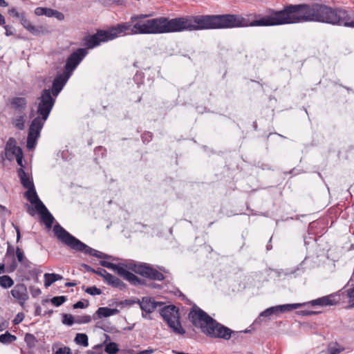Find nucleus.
I'll use <instances>...</instances> for the list:
<instances>
[{
  "label": "nucleus",
  "mask_w": 354,
  "mask_h": 354,
  "mask_svg": "<svg viewBox=\"0 0 354 354\" xmlns=\"http://www.w3.org/2000/svg\"><path fill=\"white\" fill-rule=\"evenodd\" d=\"M124 304L126 305H129V306H131V305H133L134 304H139L140 303V299H126L123 302Z\"/></svg>",
  "instance_id": "nucleus-45"
},
{
  "label": "nucleus",
  "mask_w": 354,
  "mask_h": 354,
  "mask_svg": "<svg viewBox=\"0 0 354 354\" xmlns=\"http://www.w3.org/2000/svg\"><path fill=\"white\" fill-rule=\"evenodd\" d=\"M46 16L48 17H55L59 21H62L64 19V15L62 12H59L56 10L46 8Z\"/></svg>",
  "instance_id": "nucleus-28"
},
{
  "label": "nucleus",
  "mask_w": 354,
  "mask_h": 354,
  "mask_svg": "<svg viewBox=\"0 0 354 354\" xmlns=\"http://www.w3.org/2000/svg\"><path fill=\"white\" fill-rule=\"evenodd\" d=\"M336 302L333 299L332 295H328L325 297H322L320 298H318L315 300H312L310 302L308 303H303L304 306L311 304L312 306H332L334 305ZM303 306V305L301 306Z\"/></svg>",
  "instance_id": "nucleus-19"
},
{
  "label": "nucleus",
  "mask_w": 354,
  "mask_h": 354,
  "mask_svg": "<svg viewBox=\"0 0 354 354\" xmlns=\"http://www.w3.org/2000/svg\"><path fill=\"white\" fill-rule=\"evenodd\" d=\"M85 292L91 295H100L102 293L101 290L96 286L88 287Z\"/></svg>",
  "instance_id": "nucleus-37"
},
{
  "label": "nucleus",
  "mask_w": 354,
  "mask_h": 354,
  "mask_svg": "<svg viewBox=\"0 0 354 354\" xmlns=\"http://www.w3.org/2000/svg\"><path fill=\"white\" fill-rule=\"evenodd\" d=\"M26 17V14L24 12H20L19 15L17 16L16 18L19 19L20 21V23H21V21Z\"/></svg>",
  "instance_id": "nucleus-53"
},
{
  "label": "nucleus",
  "mask_w": 354,
  "mask_h": 354,
  "mask_svg": "<svg viewBox=\"0 0 354 354\" xmlns=\"http://www.w3.org/2000/svg\"><path fill=\"white\" fill-rule=\"evenodd\" d=\"M0 209H2L3 211L8 212V209L5 207H3L2 205H0Z\"/></svg>",
  "instance_id": "nucleus-63"
},
{
  "label": "nucleus",
  "mask_w": 354,
  "mask_h": 354,
  "mask_svg": "<svg viewBox=\"0 0 354 354\" xmlns=\"http://www.w3.org/2000/svg\"><path fill=\"white\" fill-rule=\"evenodd\" d=\"M15 229L16 230V232H17V241L18 242L20 239H21V233H20V230H19V228L18 226L17 225H15L14 224H12Z\"/></svg>",
  "instance_id": "nucleus-51"
},
{
  "label": "nucleus",
  "mask_w": 354,
  "mask_h": 354,
  "mask_svg": "<svg viewBox=\"0 0 354 354\" xmlns=\"http://www.w3.org/2000/svg\"><path fill=\"white\" fill-rule=\"evenodd\" d=\"M25 196L31 204L35 205L36 210L39 209V207H37L39 205H44V203L39 199L36 192L35 188L27 190L25 193Z\"/></svg>",
  "instance_id": "nucleus-22"
},
{
  "label": "nucleus",
  "mask_w": 354,
  "mask_h": 354,
  "mask_svg": "<svg viewBox=\"0 0 354 354\" xmlns=\"http://www.w3.org/2000/svg\"><path fill=\"white\" fill-rule=\"evenodd\" d=\"M66 297H64V296H58V297H53L51 299L50 301L55 306H59L62 304H64L66 301Z\"/></svg>",
  "instance_id": "nucleus-36"
},
{
  "label": "nucleus",
  "mask_w": 354,
  "mask_h": 354,
  "mask_svg": "<svg viewBox=\"0 0 354 354\" xmlns=\"http://www.w3.org/2000/svg\"><path fill=\"white\" fill-rule=\"evenodd\" d=\"M24 341L27 344L29 348H33L36 346L37 340L34 335L30 333H26L25 335Z\"/></svg>",
  "instance_id": "nucleus-32"
},
{
  "label": "nucleus",
  "mask_w": 354,
  "mask_h": 354,
  "mask_svg": "<svg viewBox=\"0 0 354 354\" xmlns=\"http://www.w3.org/2000/svg\"><path fill=\"white\" fill-rule=\"evenodd\" d=\"M111 33H108L107 30H98L95 34L88 35L83 39V45L87 48L91 49L100 44L101 42L111 41Z\"/></svg>",
  "instance_id": "nucleus-10"
},
{
  "label": "nucleus",
  "mask_w": 354,
  "mask_h": 354,
  "mask_svg": "<svg viewBox=\"0 0 354 354\" xmlns=\"http://www.w3.org/2000/svg\"><path fill=\"white\" fill-rule=\"evenodd\" d=\"M10 292L12 296L21 306H24L29 298L27 288L24 283L15 285Z\"/></svg>",
  "instance_id": "nucleus-12"
},
{
  "label": "nucleus",
  "mask_w": 354,
  "mask_h": 354,
  "mask_svg": "<svg viewBox=\"0 0 354 354\" xmlns=\"http://www.w3.org/2000/svg\"><path fill=\"white\" fill-rule=\"evenodd\" d=\"M26 121V114L24 112L20 113L12 119L13 125L19 130H23L25 128Z\"/></svg>",
  "instance_id": "nucleus-23"
},
{
  "label": "nucleus",
  "mask_w": 354,
  "mask_h": 354,
  "mask_svg": "<svg viewBox=\"0 0 354 354\" xmlns=\"http://www.w3.org/2000/svg\"><path fill=\"white\" fill-rule=\"evenodd\" d=\"M119 313L116 308H109L108 307H100L97 311L93 314V319H101L102 317H108L115 315Z\"/></svg>",
  "instance_id": "nucleus-17"
},
{
  "label": "nucleus",
  "mask_w": 354,
  "mask_h": 354,
  "mask_svg": "<svg viewBox=\"0 0 354 354\" xmlns=\"http://www.w3.org/2000/svg\"><path fill=\"white\" fill-rule=\"evenodd\" d=\"M317 313V312L311 310H301L299 312V314L304 316H310L313 315H316Z\"/></svg>",
  "instance_id": "nucleus-47"
},
{
  "label": "nucleus",
  "mask_w": 354,
  "mask_h": 354,
  "mask_svg": "<svg viewBox=\"0 0 354 354\" xmlns=\"http://www.w3.org/2000/svg\"><path fill=\"white\" fill-rule=\"evenodd\" d=\"M160 315L174 333L180 335L185 333L179 321L178 310L175 306L163 307L160 310Z\"/></svg>",
  "instance_id": "nucleus-6"
},
{
  "label": "nucleus",
  "mask_w": 354,
  "mask_h": 354,
  "mask_svg": "<svg viewBox=\"0 0 354 354\" xmlns=\"http://www.w3.org/2000/svg\"><path fill=\"white\" fill-rule=\"evenodd\" d=\"M54 354H71V351L69 347L64 346L58 348Z\"/></svg>",
  "instance_id": "nucleus-38"
},
{
  "label": "nucleus",
  "mask_w": 354,
  "mask_h": 354,
  "mask_svg": "<svg viewBox=\"0 0 354 354\" xmlns=\"http://www.w3.org/2000/svg\"><path fill=\"white\" fill-rule=\"evenodd\" d=\"M189 318L194 326L201 328L206 335L213 338L229 339L232 330L217 322L199 308H195L189 313Z\"/></svg>",
  "instance_id": "nucleus-3"
},
{
  "label": "nucleus",
  "mask_w": 354,
  "mask_h": 354,
  "mask_svg": "<svg viewBox=\"0 0 354 354\" xmlns=\"http://www.w3.org/2000/svg\"><path fill=\"white\" fill-rule=\"evenodd\" d=\"M304 304H283L276 306H272L266 309L261 312L255 320V323H261L262 322V317H268L272 315H279L285 312L290 311L295 309H297L301 307Z\"/></svg>",
  "instance_id": "nucleus-9"
},
{
  "label": "nucleus",
  "mask_w": 354,
  "mask_h": 354,
  "mask_svg": "<svg viewBox=\"0 0 354 354\" xmlns=\"http://www.w3.org/2000/svg\"><path fill=\"white\" fill-rule=\"evenodd\" d=\"M66 286L67 287H71V286H75V283H71V282H67L66 284H65Z\"/></svg>",
  "instance_id": "nucleus-62"
},
{
  "label": "nucleus",
  "mask_w": 354,
  "mask_h": 354,
  "mask_svg": "<svg viewBox=\"0 0 354 354\" xmlns=\"http://www.w3.org/2000/svg\"><path fill=\"white\" fill-rule=\"evenodd\" d=\"M31 294L32 297H35L41 294V290L39 288H32Z\"/></svg>",
  "instance_id": "nucleus-49"
},
{
  "label": "nucleus",
  "mask_w": 354,
  "mask_h": 354,
  "mask_svg": "<svg viewBox=\"0 0 354 354\" xmlns=\"http://www.w3.org/2000/svg\"><path fill=\"white\" fill-rule=\"evenodd\" d=\"M8 324L6 322H2L0 324V331L5 330L8 327Z\"/></svg>",
  "instance_id": "nucleus-55"
},
{
  "label": "nucleus",
  "mask_w": 354,
  "mask_h": 354,
  "mask_svg": "<svg viewBox=\"0 0 354 354\" xmlns=\"http://www.w3.org/2000/svg\"><path fill=\"white\" fill-rule=\"evenodd\" d=\"M5 272L4 264L0 263V274Z\"/></svg>",
  "instance_id": "nucleus-60"
},
{
  "label": "nucleus",
  "mask_w": 354,
  "mask_h": 354,
  "mask_svg": "<svg viewBox=\"0 0 354 354\" xmlns=\"http://www.w3.org/2000/svg\"><path fill=\"white\" fill-rule=\"evenodd\" d=\"M17 339L16 336L10 334L9 332H6L4 334L0 335V342L4 344H8Z\"/></svg>",
  "instance_id": "nucleus-31"
},
{
  "label": "nucleus",
  "mask_w": 354,
  "mask_h": 354,
  "mask_svg": "<svg viewBox=\"0 0 354 354\" xmlns=\"http://www.w3.org/2000/svg\"><path fill=\"white\" fill-rule=\"evenodd\" d=\"M345 348L337 342H332L328 344L326 354H339L344 351Z\"/></svg>",
  "instance_id": "nucleus-25"
},
{
  "label": "nucleus",
  "mask_w": 354,
  "mask_h": 354,
  "mask_svg": "<svg viewBox=\"0 0 354 354\" xmlns=\"http://www.w3.org/2000/svg\"><path fill=\"white\" fill-rule=\"evenodd\" d=\"M28 31L35 36H39L40 35L48 33V30H47L44 26H34L32 24L29 27Z\"/></svg>",
  "instance_id": "nucleus-27"
},
{
  "label": "nucleus",
  "mask_w": 354,
  "mask_h": 354,
  "mask_svg": "<svg viewBox=\"0 0 354 354\" xmlns=\"http://www.w3.org/2000/svg\"><path fill=\"white\" fill-rule=\"evenodd\" d=\"M331 24L344 26L354 28V20L344 9H333L331 8Z\"/></svg>",
  "instance_id": "nucleus-8"
},
{
  "label": "nucleus",
  "mask_w": 354,
  "mask_h": 354,
  "mask_svg": "<svg viewBox=\"0 0 354 354\" xmlns=\"http://www.w3.org/2000/svg\"><path fill=\"white\" fill-rule=\"evenodd\" d=\"M147 15L131 17V32L133 34H163L184 31L214 29H231L248 26H273L283 25V9L270 10L259 19L250 21L240 15H201L176 17L169 19L160 17L148 19Z\"/></svg>",
  "instance_id": "nucleus-1"
},
{
  "label": "nucleus",
  "mask_w": 354,
  "mask_h": 354,
  "mask_svg": "<svg viewBox=\"0 0 354 354\" xmlns=\"http://www.w3.org/2000/svg\"><path fill=\"white\" fill-rule=\"evenodd\" d=\"M121 267L132 270L137 274L152 280L162 281L165 279L164 275L160 272L147 263H136L133 261H129L122 263Z\"/></svg>",
  "instance_id": "nucleus-5"
},
{
  "label": "nucleus",
  "mask_w": 354,
  "mask_h": 354,
  "mask_svg": "<svg viewBox=\"0 0 354 354\" xmlns=\"http://www.w3.org/2000/svg\"><path fill=\"white\" fill-rule=\"evenodd\" d=\"M14 285V281L8 275H3L0 277V286L4 288H8Z\"/></svg>",
  "instance_id": "nucleus-30"
},
{
  "label": "nucleus",
  "mask_w": 354,
  "mask_h": 354,
  "mask_svg": "<svg viewBox=\"0 0 354 354\" xmlns=\"http://www.w3.org/2000/svg\"><path fill=\"white\" fill-rule=\"evenodd\" d=\"M141 310L147 314L153 312L160 303L156 302L153 298L143 297L138 304Z\"/></svg>",
  "instance_id": "nucleus-14"
},
{
  "label": "nucleus",
  "mask_w": 354,
  "mask_h": 354,
  "mask_svg": "<svg viewBox=\"0 0 354 354\" xmlns=\"http://www.w3.org/2000/svg\"><path fill=\"white\" fill-rule=\"evenodd\" d=\"M100 264L103 267L113 270L118 275L123 277L132 285L137 286L142 284L144 282V279H139L134 274L127 271L126 269L119 265H116L106 261H100Z\"/></svg>",
  "instance_id": "nucleus-7"
},
{
  "label": "nucleus",
  "mask_w": 354,
  "mask_h": 354,
  "mask_svg": "<svg viewBox=\"0 0 354 354\" xmlns=\"http://www.w3.org/2000/svg\"><path fill=\"white\" fill-rule=\"evenodd\" d=\"M53 232L56 238L58 240L62 242L64 245H67L70 248L77 252H82L86 254H89L91 256H93L99 259L112 260L115 259L111 255L104 254L88 246L87 245H86L77 238H75L74 236L71 234L59 223H57L56 225H54Z\"/></svg>",
  "instance_id": "nucleus-4"
},
{
  "label": "nucleus",
  "mask_w": 354,
  "mask_h": 354,
  "mask_svg": "<svg viewBox=\"0 0 354 354\" xmlns=\"http://www.w3.org/2000/svg\"><path fill=\"white\" fill-rule=\"evenodd\" d=\"M4 28L6 30V35L10 36L14 35V32L12 31V27L8 25H5Z\"/></svg>",
  "instance_id": "nucleus-44"
},
{
  "label": "nucleus",
  "mask_w": 354,
  "mask_h": 354,
  "mask_svg": "<svg viewBox=\"0 0 354 354\" xmlns=\"http://www.w3.org/2000/svg\"><path fill=\"white\" fill-rule=\"evenodd\" d=\"M133 27V24L131 23V19L129 22L123 23L118 24L115 27H113L109 30H107L108 33H111L113 35L109 36L111 37V40L115 39L118 35L121 33L126 32L127 30H131V28Z\"/></svg>",
  "instance_id": "nucleus-15"
},
{
  "label": "nucleus",
  "mask_w": 354,
  "mask_h": 354,
  "mask_svg": "<svg viewBox=\"0 0 354 354\" xmlns=\"http://www.w3.org/2000/svg\"><path fill=\"white\" fill-rule=\"evenodd\" d=\"M21 24L27 30L29 28V27L32 25L31 22L26 18V17L21 21Z\"/></svg>",
  "instance_id": "nucleus-42"
},
{
  "label": "nucleus",
  "mask_w": 354,
  "mask_h": 354,
  "mask_svg": "<svg viewBox=\"0 0 354 354\" xmlns=\"http://www.w3.org/2000/svg\"><path fill=\"white\" fill-rule=\"evenodd\" d=\"M28 207H29V214H31V215H33V211H32V209L30 208V206H28Z\"/></svg>",
  "instance_id": "nucleus-64"
},
{
  "label": "nucleus",
  "mask_w": 354,
  "mask_h": 354,
  "mask_svg": "<svg viewBox=\"0 0 354 354\" xmlns=\"http://www.w3.org/2000/svg\"><path fill=\"white\" fill-rule=\"evenodd\" d=\"M17 173L19 178H20L21 183L24 188H26L28 190L35 188L33 181L30 179L28 174L22 168L19 169Z\"/></svg>",
  "instance_id": "nucleus-20"
},
{
  "label": "nucleus",
  "mask_w": 354,
  "mask_h": 354,
  "mask_svg": "<svg viewBox=\"0 0 354 354\" xmlns=\"http://www.w3.org/2000/svg\"><path fill=\"white\" fill-rule=\"evenodd\" d=\"M37 116L32 121L27 138V147L32 149L35 147L36 141L40 136V131L48 119L54 106L55 99L52 96L50 89H44L37 99Z\"/></svg>",
  "instance_id": "nucleus-2"
},
{
  "label": "nucleus",
  "mask_w": 354,
  "mask_h": 354,
  "mask_svg": "<svg viewBox=\"0 0 354 354\" xmlns=\"http://www.w3.org/2000/svg\"><path fill=\"white\" fill-rule=\"evenodd\" d=\"M10 105L12 108L20 113L24 112L27 106V100L23 97H15L11 99Z\"/></svg>",
  "instance_id": "nucleus-21"
},
{
  "label": "nucleus",
  "mask_w": 354,
  "mask_h": 354,
  "mask_svg": "<svg viewBox=\"0 0 354 354\" xmlns=\"http://www.w3.org/2000/svg\"><path fill=\"white\" fill-rule=\"evenodd\" d=\"M37 207H39V209H37V211L41 214L43 222L47 228H51L54 222V217L44 205H39Z\"/></svg>",
  "instance_id": "nucleus-16"
},
{
  "label": "nucleus",
  "mask_w": 354,
  "mask_h": 354,
  "mask_svg": "<svg viewBox=\"0 0 354 354\" xmlns=\"http://www.w3.org/2000/svg\"><path fill=\"white\" fill-rule=\"evenodd\" d=\"M44 286L48 288L53 283L61 280L62 279V276L55 274V273H46L44 274Z\"/></svg>",
  "instance_id": "nucleus-26"
},
{
  "label": "nucleus",
  "mask_w": 354,
  "mask_h": 354,
  "mask_svg": "<svg viewBox=\"0 0 354 354\" xmlns=\"http://www.w3.org/2000/svg\"><path fill=\"white\" fill-rule=\"evenodd\" d=\"M15 158H16L17 164L19 165H20L21 167H23V163H22L23 153H21V154L17 155V156H15Z\"/></svg>",
  "instance_id": "nucleus-50"
},
{
  "label": "nucleus",
  "mask_w": 354,
  "mask_h": 354,
  "mask_svg": "<svg viewBox=\"0 0 354 354\" xmlns=\"http://www.w3.org/2000/svg\"><path fill=\"white\" fill-rule=\"evenodd\" d=\"M5 24H6L5 17L1 14H0V26H3V25L5 26Z\"/></svg>",
  "instance_id": "nucleus-57"
},
{
  "label": "nucleus",
  "mask_w": 354,
  "mask_h": 354,
  "mask_svg": "<svg viewBox=\"0 0 354 354\" xmlns=\"http://www.w3.org/2000/svg\"><path fill=\"white\" fill-rule=\"evenodd\" d=\"M75 342L77 344L82 345L84 347L88 346V336L84 333H77L75 337Z\"/></svg>",
  "instance_id": "nucleus-29"
},
{
  "label": "nucleus",
  "mask_w": 354,
  "mask_h": 354,
  "mask_svg": "<svg viewBox=\"0 0 354 354\" xmlns=\"http://www.w3.org/2000/svg\"><path fill=\"white\" fill-rule=\"evenodd\" d=\"M347 295H348V297L351 299H354V288L348 290V294Z\"/></svg>",
  "instance_id": "nucleus-52"
},
{
  "label": "nucleus",
  "mask_w": 354,
  "mask_h": 354,
  "mask_svg": "<svg viewBox=\"0 0 354 354\" xmlns=\"http://www.w3.org/2000/svg\"><path fill=\"white\" fill-rule=\"evenodd\" d=\"M118 351V346L115 342H110L105 346V352L108 354H115Z\"/></svg>",
  "instance_id": "nucleus-33"
},
{
  "label": "nucleus",
  "mask_w": 354,
  "mask_h": 354,
  "mask_svg": "<svg viewBox=\"0 0 354 354\" xmlns=\"http://www.w3.org/2000/svg\"><path fill=\"white\" fill-rule=\"evenodd\" d=\"M8 3L5 0H0V7H6Z\"/></svg>",
  "instance_id": "nucleus-59"
},
{
  "label": "nucleus",
  "mask_w": 354,
  "mask_h": 354,
  "mask_svg": "<svg viewBox=\"0 0 354 354\" xmlns=\"http://www.w3.org/2000/svg\"><path fill=\"white\" fill-rule=\"evenodd\" d=\"M46 8H43V7H37L35 9V14L37 15V16H42V15H45L46 16Z\"/></svg>",
  "instance_id": "nucleus-41"
},
{
  "label": "nucleus",
  "mask_w": 354,
  "mask_h": 354,
  "mask_svg": "<svg viewBox=\"0 0 354 354\" xmlns=\"http://www.w3.org/2000/svg\"><path fill=\"white\" fill-rule=\"evenodd\" d=\"M153 351L152 349H147V350H144V351H140L137 354H151V353H153Z\"/></svg>",
  "instance_id": "nucleus-56"
},
{
  "label": "nucleus",
  "mask_w": 354,
  "mask_h": 354,
  "mask_svg": "<svg viewBox=\"0 0 354 354\" xmlns=\"http://www.w3.org/2000/svg\"><path fill=\"white\" fill-rule=\"evenodd\" d=\"M88 52L85 48H78L73 52L67 59L64 73L71 75L73 71L80 64L82 60L86 57Z\"/></svg>",
  "instance_id": "nucleus-11"
},
{
  "label": "nucleus",
  "mask_w": 354,
  "mask_h": 354,
  "mask_svg": "<svg viewBox=\"0 0 354 354\" xmlns=\"http://www.w3.org/2000/svg\"><path fill=\"white\" fill-rule=\"evenodd\" d=\"M95 274L102 277L104 278V280H106V279L107 278L108 275L109 274V273L104 269L103 268H97V270H95Z\"/></svg>",
  "instance_id": "nucleus-39"
},
{
  "label": "nucleus",
  "mask_w": 354,
  "mask_h": 354,
  "mask_svg": "<svg viewBox=\"0 0 354 354\" xmlns=\"http://www.w3.org/2000/svg\"><path fill=\"white\" fill-rule=\"evenodd\" d=\"M26 17V14L24 12H20L19 15L17 16L16 18L19 19L20 21V23H21V21Z\"/></svg>",
  "instance_id": "nucleus-54"
},
{
  "label": "nucleus",
  "mask_w": 354,
  "mask_h": 354,
  "mask_svg": "<svg viewBox=\"0 0 354 354\" xmlns=\"http://www.w3.org/2000/svg\"><path fill=\"white\" fill-rule=\"evenodd\" d=\"M84 268L89 272H95V270L92 268L91 267H90L88 265H84Z\"/></svg>",
  "instance_id": "nucleus-58"
},
{
  "label": "nucleus",
  "mask_w": 354,
  "mask_h": 354,
  "mask_svg": "<svg viewBox=\"0 0 354 354\" xmlns=\"http://www.w3.org/2000/svg\"><path fill=\"white\" fill-rule=\"evenodd\" d=\"M87 306H88V304L86 305H85L83 301H77V303H75L73 305V308H75V309H77V308H84Z\"/></svg>",
  "instance_id": "nucleus-46"
},
{
  "label": "nucleus",
  "mask_w": 354,
  "mask_h": 354,
  "mask_svg": "<svg viewBox=\"0 0 354 354\" xmlns=\"http://www.w3.org/2000/svg\"><path fill=\"white\" fill-rule=\"evenodd\" d=\"M24 319V315L21 314H18L13 320L14 324H19L21 322H22Z\"/></svg>",
  "instance_id": "nucleus-48"
},
{
  "label": "nucleus",
  "mask_w": 354,
  "mask_h": 354,
  "mask_svg": "<svg viewBox=\"0 0 354 354\" xmlns=\"http://www.w3.org/2000/svg\"><path fill=\"white\" fill-rule=\"evenodd\" d=\"M105 281L107 284L120 289L125 288V284L118 277L109 273Z\"/></svg>",
  "instance_id": "nucleus-24"
},
{
  "label": "nucleus",
  "mask_w": 354,
  "mask_h": 354,
  "mask_svg": "<svg viewBox=\"0 0 354 354\" xmlns=\"http://www.w3.org/2000/svg\"><path fill=\"white\" fill-rule=\"evenodd\" d=\"M62 318V323L65 325L71 326L75 323V317L71 314H63Z\"/></svg>",
  "instance_id": "nucleus-34"
},
{
  "label": "nucleus",
  "mask_w": 354,
  "mask_h": 354,
  "mask_svg": "<svg viewBox=\"0 0 354 354\" xmlns=\"http://www.w3.org/2000/svg\"><path fill=\"white\" fill-rule=\"evenodd\" d=\"M69 77V74L63 73L57 76L54 79L53 82L52 93L55 97L57 96L59 92L62 90Z\"/></svg>",
  "instance_id": "nucleus-13"
},
{
  "label": "nucleus",
  "mask_w": 354,
  "mask_h": 354,
  "mask_svg": "<svg viewBox=\"0 0 354 354\" xmlns=\"http://www.w3.org/2000/svg\"><path fill=\"white\" fill-rule=\"evenodd\" d=\"M8 12L11 17L16 18L20 12H19L15 8H11L8 10Z\"/></svg>",
  "instance_id": "nucleus-43"
},
{
  "label": "nucleus",
  "mask_w": 354,
  "mask_h": 354,
  "mask_svg": "<svg viewBox=\"0 0 354 354\" xmlns=\"http://www.w3.org/2000/svg\"><path fill=\"white\" fill-rule=\"evenodd\" d=\"M92 318L90 315H82L75 317V323L78 324H88L91 322Z\"/></svg>",
  "instance_id": "nucleus-35"
},
{
  "label": "nucleus",
  "mask_w": 354,
  "mask_h": 354,
  "mask_svg": "<svg viewBox=\"0 0 354 354\" xmlns=\"http://www.w3.org/2000/svg\"><path fill=\"white\" fill-rule=\"evenodd\" d=\"M12 142L13 140L10 138L6 145V157L8 160H12L14 158V157L22 153L21 148L15 146L12 144Z\"/></svg>",
  "instance_id": "nucleus-18"
},
{
  "label": "nucleus",
  "mask_w": 354,
  "mask_h": 354,
  "mask_svg": "<svg viewBox=\"0 0 354 354\" xmlns=\"http://www.w3.org/2000/svg\"><path fill=\"white\" fill-rule=\"evenodd\" d=\"M16 256H17V260L19 262L23 261V260L24 259V252L19 247H17L16 249Z\"/></svg>",
  "instance_id": "nucleus-40"
},
{
  "label": "nucleus",
  "mask_w": 354,
  "mask_h": 354,
  "mask_svg": "<svg viewBox=\"0 0 354 354\" xmlns=\"http://www.w3.org/2000/svg\"><path fill=\"white\" fill-rule=\"evenodd\" d=\"M300 270H300V268L298 267V268H297V269H296V270H295L293 272H290V273H289V274H293L297 275V274H298V273H297V272H299V271H300Z\"/></svg>",
  "instance_id": "nucleus-61"
}]
</instances>
